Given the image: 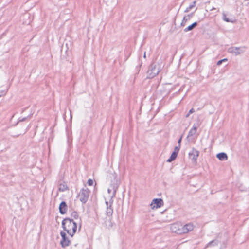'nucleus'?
I'll return each instance as SVG.
<instances>
[{"label": "nucleus", "mask_w": 249, "mask_h": 249, "mask_svg": "<svg viewBox=\"0 0 249 249\" xmlns=\"http://www.w3.org/2000/svg\"><path fill=\"white\" fill-rule=\"evenodd\" d=\"M194 130V132H196V127H194L192 128V130Z\"/></svg>", "instance_id": "17"}, {"label": "nucleus", "mask_w": 249, "mask_h": 249, "mask_svg": "<svg viewBox=\"0 0 249 249\" xmlns=\"http://www.w3.org/2000/svg\"><path fill=\"white\" fill-rule=\"evenodd\" d=\"M62 227L70 236H73L75 233L77 229V225L75 222L70 218H65L62 221Z\"/></svg>", "instance_id": "1"}, {"label": "nucleus", "mask_w": 249, "mask_h": 249, "mask_svg": "<svg viewBox=\"0 0 249 249\" xmlns=\"http://www.w3.org/2000/svg\"><path fill=\"white\" fill-rule=\"evenodd\" d=\"M195 152L196 153V157H197L198 156L199 153L197 151H195Z\"/></svg>", "instance_id": "18"}, {"label": "nucleus", "mask_w": 249, "mask_h": 249, "mask_svg": "<svg viewBox=\"0 0 249 249\" xmlns=\"http://www.w3.org/2000/svg\"><path fill=\"white\" fill-rule=\"evenodd\" d=\"M181 228L182 224L179 222L173 223L170 227L172 232L178 234H182Z\"/></svg>", "instance_id": "3"}, {"label": "nucleus", "mask_w": 249, "mask_h": 249, "mask_svg": "<svg viewBox=\"0 0 249 249\" xmlns=\"http://www.w3.org/2000/svg\"><path fill=\"white\" fill-rule=\"evenodd\" d=\"M223 19L226 22H233V20L232 18L229 19L227 17V16L225 14L223 15Z\"/></svg>", "instance_id": "12"}, {"label": "nucleus", "mask_w": 249, "mask_h": 249, "mask_svg": "<svg viewBox=\"0 0 249 249\" xmlns=\"http://www.w3.org/2000/svg\"><path fill=\"white\" fill-rule=\"evenodd\" d=\"M179 147H176L174 149V151H173V152L178 154L179 152Z\"/></svg>", "instance_id": "14"}, {"label": "nucleus", "mask_w": 249, "mask_h": 249, "mask_svg": "<svg viewBox=\"0 0 249 249\" xmlns=\"http://www.w3.org/2000/svg\"><path fill=\"white\" fill-rule=\"evenodd\" d=\"M222 62V61H221V60H219V61H218L217 62V65H221V64Z\"/></svg>", "instance_id": "16"}, {"label": "nucleus", "mask_w": 249, "mask_h": 249, "mask_svg": "<svg viewBox=\"0 0 249 249\" xmlns=\"http://www.w3.org/2000/svg\"><path fill=\"white\" fill-rule=\"evenodd\" d=\"M194 112V109L192 108H191L189 111V113L186 115V117H188L190 114L193 113Z\"/></svg>", "instance_id": "15"}, {"label": "nucleus", "mask_w": 249, "mask_h": 249, "mask_svg": "<svg viewBox=\"0 0 249 249\" xmlns=\"http://www.w3.org/2000/svg\"><path fill=\"white\" fill-rule=\"evenodd\" d=\"M221 60L222 61V62H225V61H227V59L224 58V59H222Z\"/></svg>", "instance_id": "19"}, {"label": "nucleus", "mask_w": 249, "mask_h": 249, "mask_svg": "<svg viewBox=\"0 0 249 249\" xmlns=\"http://www.w3.org/2000/svg\"><path fill=\"white\" fill-rule=\"evenodd\" d=\"M0 97H1V95H0Z\"/></svg>", "instance_id": "23"}, {"label": "nucleus", "mask_w": 249, "mask_h": 249, "mask_svg": "<svg viewBox=\"0 0 249 249\" xmlns=\"http://www.w3.org/2000/svg\"><path fill=\"white\" fill-rule=\"evenodd\" d=\"M75 215H76L77 217L78 216V215H77L76 213H75Z\"/></svg>", "instance_id": "22"}, {"label": "nucleus", "mask_w": 249, "mask_h": 249, "mask_svg": "<svg viewBox=\"0 0 249 249\" xmlns=\"http://www.w3.org/2000/svg\"><path fill=\"white\" fill-rule=\"evenodd\" d=\"M69 190L68 186L65 183H61L59 185V190L61 192H64Z\"/></svg>", "instance_id": "9"}, {"label": "nucleus", "mask_w": 249, "mask_h": 249, "mask_svg": "<svg viewBox=\"0 0 249 249\" xmlns=\"http://www.w3.org/2000/svg\"><path fill=\"white\" fill-rule=\"evenodd\" d=\"M178 154L176 153L173 152L170 157L169 159H168L167 161L169 162H170L175 160V159L177 158Z\"/></svg>", "instance_id": "11"}, {"label": "nucleus", "mask_w": 249, "mask_h": 249, "mask_svg": "<svg viewBox=\"0 0 249 249\" xmlns=\"http://www.w3.org/2000/svg\"><path fill=\"white\" fill-rule=\"evenodd\" d=\"M181 139H180L179 140V141H178V143H180V142H181Z\"/></svg>", "instance_id": "20"}, {"label": "nucleus", "mask_w": 249, "mask_h": 249, "mask_svg": "<svg viewBox=\"0 0 249 249\" xmlns=\"http://www.w3.org/2000/svg\"><path fill=\"white\" fill-rule=\"evenodd\" d=\"M94 181L92 179H89L88 180V184L89 186H92L94 184Z\"/></svg>", "instance_id": "13"}, {"label": "nucleus", "mask_w": 249, "mask_h": 249, "mask_svg": "<svg viewBox=\"0 0 249 249\" xmlns=\"http://www.w3.org/2000/svg\"><path fill=\"white\" fill-rule=\"evenodd\" d=\"M197 25V23L196 22H194V23H193L192 24H191V25L188 26L187 28H186L185 29H184V31L185 32H188L189 31H190L191 30H192L194 27H195Z\"/></svg>", "instance_id": "10"}, {"label": "nucleus", "mask_w": 249, "mask_h": 249, "mask_svg": "<svg viewBox=\"0 0 249 249\" xmlns=\"http://www.w3.org/2000/svg\"><path fill=\"white\" fill-rule=\"evenodd\" d=\"M61 236L62 237V240L61 241V244L62 247H66L69 246L70 241L66 236V234L64 232H61Z\"/></svg>", "instance_id": "6"}, {"label": "nucleus", "mask_w": 249, "mask_h": 249, "mask_svg": "<svg viewBox=\"0 0 249 249\" xmlns=\"http://www.w3.org/2000/svg\"><path fill=\"white\" fill-rule=\"evenodd\" d=\"M163 205V200L160 198L153 199L151 204V206L153 209L160 208Z\"/></svg>", "instance_id": "5"}, {"label": "nucleus", "mask_w": 249, "mask_h": 249, "mask_svg": "<svg viewBox=\"0 0 249 249\" xmlns=\"http://www.w3.org/2000/svg\"><path fill=\"white\" fill-rule=\"evenodd\" d=\"M194 225L192 223H189L184 225H182L181 232L182 234H186L194 230Z\"/></svg>", "instance_id": "4"}, {"label": "nucleus", "mask_w": 249, "mask_h": 249, "mask_svg": "<svg viewBox=\"0 0 249 249\" xmlns=\"http://www.w3.org/2000/svg\"><path fill=\"white\" fill-rule=\"evenodd\" d=\"M59 209L60 213L63 214L66 213L67 211V205L65 202H62L60 203Z\"/></svg>", "instance_id": "7"}, {"label": "nucleus", "mask_w": 249, "mask_h": 249, "mask_svg": "<svg viewBox=\"0 0 249 249\" xmlns=\"http://www.w3.org/2000/svg\"><path fill=\"white\" fill-rule=\"evenodd\" d=\"M90 190L88 188H82L78 193L77 198L83 203H85L88 200Z\"/></svg>", "instance_id": "2"}, {"label": "nucleus", "mask_w": 249, "mask_h": 249, "mask_svg": "<svg viewBox=\"0 0 249 249\" xmlns=\"http://www.w3.org/2000/svg\"><path fill=\"white\" fill-rule=\"evenodd\" d=\"M216 156L220 160H226L228 159L227 155L224 153H220L218 154Z\"/></svg>", "instance_id": "8"}, {"label": "nucleus", "mask_w": 249, "mask_h": 249, "mask_svg": "<svg viewBox=\"0 0 249 249\" xmlns=\"http://www.w3.org/2000/svg\"><path fill=\"white\" fill-rule=\"evenodd\" d=\"M144 58H145V57H146L145 53H144Z\"/></svg>", "instance_id": "21"}]
</instances>
